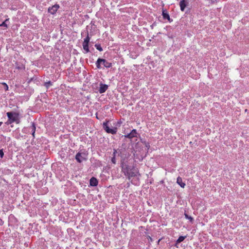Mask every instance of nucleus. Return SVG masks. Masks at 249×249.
<instances>
[{
	"instance_id": "obj_15",
	"label": "nucleus",
	"mask_w": 249,
	"mask_h": 249,
	"mask_svg": "<svg viewBox=\"0 0 249 249\" xmlns=\"http://www.w3.org/2000/svg\"><path fill=\"white\" fill-rule=\"evenodd\" d=\"M32 135L34 137V134L35 133L36 131V126L34 123L32 124Z\"/></svg>"
},
{
	"instance_id": "obj_23",
	"label": "nucleus",
	"mask_w": 249,
	"mask_h": 249,
	"mask_svg": "<svg viewBox=\"0 0 249 249\" xmlns=\"http://www.w3.org/2000/svg\"><path fill=\"white\" fill-rule=\"evenodd\" d=\"M3 155H4V153L3 152L2 149H0V156H3Z\"/></svg>"
},
{
	"instance_id": "obj_12",
	"label": "nucleus",
	"mask_w": 249,
	"mask_h": 249,
	"mask_svg": "<svg viewBox=\"0 0 249 249\" xmlns=\"http://www.w3.org/2000/svg\"><path fill=\"white\" fill-rule=\"evenodd\" d=\"M83 47L84 50L86 51V53H88L89 51V43H83Z\"/></svg>"
},
{
	"instance_id": "obj_3",
	"label": "nucleus",
	"mask_w": 249,
	"mask_h": 249,
	"mask_svg": "<svg viewBox=\"0 0 249 249\" xmlns=\"http://www.w3.org/2000/svg\"><path fill=\"white\" fill-rule=\"evenodd\" d=\"M108 121H106V122H104L103 124V126L104 130L107 133L111 134H115L117 132V128L113 127L112 128H110L108 125Z\"/></svg>"
},
{
	"instance_id": "obj_10",
	"label": "nucleus",
	"mask_w": 249,
	"mask_h": 249,
	"mask_svg": "<svg viewBox=\"0 0 249 249\" xmlns=\"http://www.w3.org/2000/svg\"><path fill=\"white\" fill-rule=\"evenodd\" d=\"M177 183L182 188H184L185 186V183L182 181V178L178 177L177 179Z\"/></svg>"
},
{
	"instance_id": "obj_25",
	"label": "nucleus",
	"mask_w": 249,
	"mask_h": 249,
	"mask_svg": "<svg viewBox=\"0 0 249 249\" xmlns=\"http://www.w3.org/2000/svg\"><path fill=\"white\" fill-rule=\"evenodd\" d=\"M148 239L152 242V238L150 236H148Z\"/></svg>"
},
{
	"instance_id": "obj_7",
	"label": "nucleus",
	"mask_w": 249,
	"mask_h": 249,
	"mask_svg": "<svg viewBox=\"0 0 249 249\" xmlns=\"http://www.w3.org/2000/svg\"><path fill=\"white\" fill-rule=\"evenodd\" d=\"M98 184V181L96 178L92 177L89 180V184L91 186H97Z\"/></svg>"
},
{
	"instance_id": "obj_16",
	"label": "nucleus",
	"mask_w": 249,
	"mask_h": 249,
	"mask_svg": "<svg viewBox=\"0 0 249 249\" xmlns=\"http://www.w3.org/2000/svg\"><path fill=\"white\" fill-rule=\"evenodd\" d=\"M184 215H185V217L186 219H189L190 221L192 222L194 220V219L192 217H191V216H189L186 213H185L184 214Z\"/></svg>"
},
{
	"instance_id": "obj_4",
	"label": "nucleus",
	"mask_w": 249,
	"mask_h": 249,
	"mask_svg": "<svg viewBox=\"0 0 249 249\" xmlns=\"http://www.w3.org/2000/svg\"><path fill=\"white\" fill-rule=\"evenodd\" d=\"M138 133L137 130L135 129L132 130L131 132L125 135V138H128L129 139H132L133 138L137 137Z\"/></svg>"
},
{
	"instance_id": "obj_9",
	"label": "nucleus",
	"mask_w": 249,
	"mask_h": 249,
	"mask_svg": "<svg viewBox=\"0 0 249 249\" xmlns=\"http://www.w3.org/2000/svg\"><path fill=\"white\" fill-rule=\"evenodd\" d=\"M99 61H102V63H103L106 68H109L112 66V63L107 61L106 59H102V60H100Z\"/></svg>"
},
{
	"instance_id": "obj_6",
	"label": "nucleus",
	"mask_w": 249,
	"mask_h": 249,
	"mask_svg": "<svg viewBox=\"0 0 249 249\" xmlns=\"http://www.w3.org/2000/svg\"><path fill=\"white\" fill-rule=\"evenodd\" d=\"M188 3L187 0H181L179 2V6L180 8V10L182 11H184L185 7H186L187 4Z\"/></svg>"
},
{
	"instance_id": "obj_28",
	"label": "nucleus",
	"mask_w": 249,
	"mask_h": 249,
	"mask_svg": "<svg viewBox=\"0 0 249 249\" xmlns=\"http://www.w3.org/2000/svg\"><path fill=\"white\" fill-rule=\"evenodd\" d=\"M2 122H0V126L2 125Z\"/></svg>"
},
{
	"instance_id": "obj_2",
	"label": "nucleus",
	"mask_w": 249,
	"mask_h": 249,
	"mask_svg": "<svg viewBox=\"0 0 249 249\" xmlns=\"http://www.w3.org/2000/svg\"><path fill=\"white\" fill-rule=\"evenodd\" d=\"M8 117V120L5 123L7 125L13 123L17 124L19 123V113L16 112H8L6 113Z\"/></svg>"
},
{
	"instance_id": "obj_26",
	"label": "nucleus",
	"mask_w": 249,
	"mask_h": 249,
	"mask_svg": "<svg viewBox=\"0 0 249 249\" xmlns=\"http://www.w3.org/2000/svg\"><path fill=\"white\" fill-rule=\"evenodd\" d=\"M117 151L115 149H114V152H113V156H115V155L116 154Z\"/></svg>"
},
{
	"instance_id": "obj_20",
	"label": "nucleus",
	"mask_w": 249,
	"mask_h": 249,
	"mask_svg": "<svg viewBox=\"0 0 249 249\" xmlns=\"http://www.w3.org/2000/svg\"><path fill=\"white\" fill-rule=\"evenodd\" d=\"M45 85L47 88H48L50 85H52L51 82L49 81L48 82L45 83Z\"/></svg>"
},
{
	"instance_id": "obj_19",
	"label": "nucleus",
	"mask_w": 249,
	"mask_h": 249,
	"mask_svg": "<svg viewBox=\"0 0 249 249\" xmlns=\"http://www.w3.org/2000/svg\"><path fill=\"white\" fill-rule=\"evenodd\" d=\"M89 40H90V38L89 36V35L88 34L87 37L84 39L83 42L89 43Z\"/></svg>"
},
{
	"instance_id": "obj_13",
	"label": "nucleus",
	"mask_w": 249,
	"mask_h": 249,
	"mask_svg": "<svg viewBox=\"0 0 249 249\" xmlns=\"http://www.w3.org/2000/svg\"><path fill=\"white\" fill-rule=\"evenodd\" d=\"M185 236H180L177 240V243H179L185 239Z\"/></svg>"
},
{
	"instance_id": "obj_11",
	"label": "nucleus",
	"mask_w": 249,
	"mask_h": 249,
	"mask_svg": "<svg viewBox=\"0 0 249 249\" xmlns=\"http://www.w3.org/2000/svg\"><path fill=\"white\" fill-rule=\"evenodd\" d=\"M162 16L164 19H167L168 20H170V18L169 14L167 12L165 11V10H162Z\"/></svg>"
},
{
	"instance_id": "obj_1",
	"label": "nucleus",
	"mask_w": 249,
	"mask_h": 249,
	"mask_svg": "<svg viewBox=\"0 0 249 249\" xmlns=\"http://www.w3.org/2000/svg\"><path fill=\"white\" fill-rule=\"evenodd\" d=\"M134 159L129 157H124L121 160L122 171L132 184L137 185L141 174L138 168L134 166Z\"/></svg>"
},
{
	"instance_id": "obj_14",
	"label": "nucleus",
	"mask_w": 249,
	"mask_h": 249,
	"mask_svg": "<svg viewBox=\"0 0 249 249\" xmlns=\"http://www.w3.org/2000/svg\"><path fill=\"white\" fill-rule=\"evenodd\" d=\"M100 60H102V58H98L96 63V67L98 69L101 68L100 64L102 63V61H99Z\"/></svg>"
},
{
	"instance_id": "obj_8",
	"label": "nucleus",
	"mask_w": 249,
	"mask_h": 249,
	"mask_svg": "<svg viewBox=\"0 0 249 249\" xmlns=\"http://www.w3.org/2000/svg\"><path fill=\"white\" fill-rule=\"evenodd\" d=\"M108 89V86L106 84H100L99 91L100 93L105 92Z\"/></svg>"
},
{
	"instance_id": "obj_17",
	"label": "nucleus",
	"mask_w": 249,
	"mask_h": 249,
	"mask_svg": "<svg viewBox=\"0 0 249 249\" xmlns=\"http://www.w3.org/2000/svg\"><path fill=\"white\" fill-rule=\"evenodd\" d=\"M75 159L78 162H81L83 160H84V158L83 157H75Z\"/></svg>"
},
{
	"instance_id": "obj_21",
	"label": "nucleus",
	"mask_w": 249,
	"mask_h": 249,
	"mask_svg": "<svg viewBox=\"0 0 249 249\" xmlns=\"http://www.w3.org/2000/svg\"><path fill=\"white\" fill-rule=\"evenodd\" d=\"M111 161L114 164L116 163L115 157H112V158L111 159Z\"/></svg>"
},
{
	"instance_id": "obj_27",
	"label": "nucleus",
	"mask_w": 249,
	"mask_h": 249,
	"mask_svg": "<svg viewBox=\"0 0 249 249\" xmlns=\"http://www.w3.org/2000/svg\"><path fill=\"white\" fill-rule=\"evenodd\" d=\"M75 156H81V154H80L79 152H78V153H77L76 154V155H75Z\"/></svg>"
},
{
	"instance_id": "obj_22",
	"label": "nucleus",
	"mask_w": 249,
	"mask_h": 249,
	"mask_svg": "<svg viewBox=\"0 0 249 249\" xmlns=\"http://www.w3.org/2000/svg\"><path fill=\"white\" fill-rule=\"evenodd\" d=\"M2 84L4 86L5 88V90H7L8 89V86L5 83H3Z\"/></svg>"
},
{
	"instance_id": "obj_18",
	"label": "nucleus",
	"mask_w": 249,
	"mask_h": 249,
	"mask_svg": "<svg viewBox=\"0 0 249 249\" xmlns=\"http://www.w3.org/2000/svg\"><path fill=\"white\" fill-rule=\"evenodd\" d=\"M95 47H96V49H97L99 51H103V49L100 44H95Z\"/></svg>"
},
{
	"instance_id": "obj_5",
	"label": "nucleus",
	"mask_w": 249,
	"mask_h": 249,
	"mask_svg": "<svg viewBox=\"0 0 249 249\" xmlns=\"http://www.w3.org/2000/svg\"><path fill=\"white\" fill-rule=\"evenodd\" d=\"M59 8V5L56 4L48 8V12L51 14H54Z\"/></svg>"
},
{
	"instance_id": "obj_24",
	"label": "nucleus",
	"mask_w": 249,
	"mask_h": 249,
	"mask_svg": "<svg viewBox=\"0 0 249 249\" xmlns=\"http://www.w3.org/2000/svg\"><path fill=\"white\" fill-rule=\"evenodd\" d=\"M0 26H7V25L5 24V22H3L0 25Z\"/></svg>"
}]
</instances>
